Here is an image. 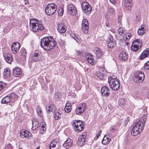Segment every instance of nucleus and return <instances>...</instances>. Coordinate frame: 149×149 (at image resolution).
I'll use <instances>...</instances> for the list:
<instances>
[{
    "label": "nucleus",
    "instance_id": "obj_1",
    "mask_svg": "<svg viewBox=\"0 0 149 149\" xmlns=\"http://www.w3.org/2000/svg\"><path fill=\"white\" fill-rule=\"evenodd\" d=\"M41 47L46 51H49L53 49L56 45V42L52 36H47L41 39Z\"/></svg>",
    "mask_w": 149,
    "mask_h": 149
},
{
    "label": "nucleus",
    "instance_id": "obj_2",
    "mask_svg": "<svg viewBox=\"0 0 149 149\" xmlns=\"http://www.w3.org/2000/svg\"><path fill=\"white\" fill-rule=\"evenodd\" d=\"M147 120L146 116H143L133 126V127L131 132L132 135L136 136L143 131Z\"/></svg>",
    "mask_w": 149,
    "mask_h": 149
},
{
    "label": "nucleus",
    "instance_id": "obj_3",
    "mask_svg": "<svg viewBox=\"0 0 149 149\" xmlns=\"http://www.w3.org/2000/svg\"><path fill=\"white\" fill-rule=\"evenodd\" d=\"M30 29L34 32H37L43 30L44 26L40 21L35 18H32L30 20Z\"/></svg>",
    "mask_w": 149,
    "mask_h": 149
},
{
    "label": "nucleus",
    "instance_id": "obj_4",
    "mask_svg": "<svg viewBox=\"0 0 149 149\" xmlns=\"http://www.w3.org/2000/svg\"><path fill=\"white\" fill-rule=\"evenodd\" d=\"M108 83L110 88L113 90H117L120 87V82L116 76H112L109 77Z\"/></svg>",
    "mask_w": 149,
    "mask_h": 149
},
{
    "label": "nucleus",
    "instance_id": "obj_5",
    "mask_svg": "<svg viewBox=\"0 0 149 149\" xmlns=\"http://www.w3.org/2000/svg\"><path fill=\"white\" fill-rule=\"evenodd\" d=\"M57 6L54 3H52L48 4L45 8V12L48 15H54L56 12Z\"/></svg>",
    "mask_w": 149,
    "mask_h": 149
},
{
    "label": "nucleus",
    "instance_id": "obj_6",
    "mask_svg": "<svg viewBox=\"0 0 149 149\" xmlns=\"http://www.w3.org/2000/svg\"><path fill=\"white\" fill-rule=\"evenodd\" d=\"M72 124L74 131L76 132L82 131L84 127L82 121L80 120H74L72 122Z\"/></svg>",
    "mask_w": 149,
    "mask_h": 149
},
{
    "label": "nucleus",
    "instance_id": "obj_7",
    "mask_svg": "<svg viewBox=\"0 0 149 149\" xmlns=\"http://www.w3.org/2000/svg\"><path fill=\"white\" fill-rule=\"evenodd\" d=\"M141 41L139 39L135 40L132 44L131 47V50L134 52L141 51Z\"/></svg>",
    "mask_w": 149,
    "mask_h": 149
},
{
    "label": "nucleus",
    "instance_id": "obj_8",
    "mask_svg": "<svg viewBox=\"0 0 149 149\" xmlns=\"http://www.w3.org/2000/svg\"><path fill=\"white\" fill-rule=\"evenodd\" d=\"M81 6L83 12L87 15H89L91 13L92 8L91 5L86 2H83Z\"/></svg>",
    "mask_w": 149,
    "mask_h": 149
},
{
    "label": "nucleus",
    "instance_id": "obj_9",
    "mask_svg": "<svg viewBox=\"0 0 149 149\" xmlns=\"http://www.w3.org/2000/svg\"><path fill=\"white\" fill-rule=\"evenodd\" d=\"M61 143L57 139L52 140L49 145L50 149H60Z\"/></svg>",
    "mask_w": 149,
    "mask_h": 149
},
{
    "label": "nucleus",
    "instance_id": "obj_10",
    "mask_svg": "<svg viewBox=\"0 0 149 149\" xmlns=\"http://www.w3.org/2000/svg\"><path fill=\"white\" fill-rule=\"evenodd\" d=\"M86 105L84 103L80 104L75 109V112L77 115H81L86 109Z\"/></svg>",
    "mask_w": 149,
    "mask_h": 149
},
{
    "label": "nucleus",
    "instance_id": "obj_11",
    "mask_svg": "<svg viewBox=\"0 0 149 149\" xmlns=\"http://www.w3.org/2000/svg\"><path fill=\"white\" fill-rule=\"evenodd\" d=\"M106 71L105 68L102 67L98 72H97L96 74L100 79L104 80L106 77Z\"/></svg>",
    "mask_w": 149,
    "mask_h": 149
},
{
    "label": "nucleus",
    "instance_id": "obj_12",
    "mask_svg": "<svg viewBox=\"0 0 149 149\" xmlns=\"http://www.w3.org/2000/svg\"><path fill=\"white\" fill-rule=\"evenodd\" d=\"M145 78V75L143 72H140L138 74H134V81L136 83L141 82L143 81Z\"/></svg>",
    "mask_w": 149,
    "mask_h": 149
},
{
    "label": "nucleus",
    "instance_id": "obj_13",
    "mask_svg": "<svg viewBox=\"0 0 149 149\" xmlns=\"http://www.w3.org/2000/svg\"><path fill=\"white\" fill-rule=\"evenodd\" d=\"M58 32L61 33H64L66 31L67 28L66 25L64 23L62 22L58 23L56 27Z\"/></svg>",
    "mask_w": 149,
    "mask_h": 149
},
{
    "label": "nucleus",
    "instance_id": "obj_14",
    "mask_svg": "<svg viewBox=\"0 0 149 149\" xmlns=\"http://www.w3.org/2000/svg\"><path fill=\"white\" fill-rule=\"evenodd\" d=\"M67 11L68 13L71 15L74 16L77 13L76 7L73 4H70L67 7Z\"/></svg>",
    "mask_w": 149,
    "mask_h": 149
},
{
    "label": "nucleus",
    "instance_id": "obj_15",
    "mask_svg": "<svg viewBox=\"0 0 149 149\" xmlns=\"http://www.w3.org/2000/svg\"><path fill=\"white\" fill-rule=\"evenodd\" d=\"M107 41L108 46L110 48L114 47L116 45L115 41L113 40V37L111 35H109Z\"/></svg>",
    "mask_w": 149,
    "mask_h": 149
},
{
    "label": "nucleus",
    "instance_id": "obj_16",
    "mask_svg": "<svg viewBox=\"0 0 149 149\" xmlns=\"http://www.w3.org/2000/svg\"><path fill=\"white\" fill-rule=\"evenodd\" d=\"M81 28L82 31L85 33H87L89 26L88 23L87 19H84L83 20L81 24Z\"/></svg>",
    "mask_w": 149,
    "mask_h": 149
},
{
    "label": "nucleus",
    "instance_id": "obj_17",
    "mask_svg": "<svg viewBox=\"0 0 149 149\" xmlns=\"http://www.w3.org/2000/svg\"><path fill=\"white\" fill-rule=\"evenodd\" d=\"M20 135L22 138L32 137V136L31 133L27 130H22L21 131Z\"/></svg>",
    "mask_w": 149,
    "mask_h": 149
},
{
    "label": "nucleus",
    "instance_id": "obj_18",
    "mask_svg": "<svg viewBox=\"0 0 149 149\" xmlns=\"http://www.w3.org/2000/svg\"><path fill=\"white\" fill-rule=\"evenodd\" d=\"M109 88L105 86H102L101 88V93L102 95L104 96L107 97L109 96L110 92Z\"/></svg>",
    "mask_w": 149,
    "mask_h": 149
},
{
    "label": "nucleus",
    "instance_id": "obj_19",
    "mask_svg": "<svg viewBox=\"0 0 149 149\" xmlns=\"http://www.w3.org/2000/svg\"><path fill=\"white\" fill-rule=\"evenodd\" d=\"M41 57L38 51H35L32 53L31 59L33 61L37 62L40 60Z\"/></svg>",
    "mask_w": 149,
    "mask_h": 149
},
{
    "label": "nucleus",
    "instance_id": "obj_20",
    "mask_svg": "<svg viewBox=\"0 0 149 149\" xmlns=\"http://www.w3.org/2000/svg\"><path fill=\"white\" fill-rule=\"evenodd\" d=\"M94 56L91 54L87 53L86 54L85 57L86 60L90 64L94 65L95 63V61L93 58Z\"/></svg>",
    "mask_w": 149,
    "mask_h": 149
},
{
    "label": "nucleus",
    "instance_id": "obj_21",
    "mask_svg": "<svg viewBox=\"0 0 149 149\" xmlns=\"http://www.w3.org/2000/svg\"><path fill=\"white\" fill-rule=\"evenodd\" d=\"M86 136L85 135H82L79 138L77 143L79 146H82L85 143Z\"/></svg>",
    "mask_w": 149,
    "mask_h": 149
},
{
    "label": "nucleus",
    "instance_id": "obj_22",
    "mask_svg": "<svg viewBox=\"0 0 149 149\" xmlns=\"http://www.w3.org/2000/svg\"><path fill=\"white\" fill-rule=\"evenodd\" d=\"M20 54L21 56V60L24 62L25 61L27 55V52L26 49L23 48H22L20 50Z\"/></svg>",
    "mask_w": 149,
    "mask_h": 149
},
{
    "label": "nucleus",
    "instance_id": "obj_23",
    "mask_svg": "<svg viewBox=\"0 0 149 149\" xmlns=\"http://www.w3.org/2000/svg\"><path fill=\"white\" fill-rule=\"evenodd\" d=\"M73 145L72 140L69 138H68L67 140L63 144V146L67 149L71 147Z\"/></svg>",
    "mask_w": 149,
    "mask_h": 149
},
{
    "label": "nucleus",
    "instance_id": "obj_24",
    "mask_svg": "<svg viewBox=\"0 0 149 149\" xmlns=\"http://www.w3.org/2000/svg\"><path fill=\"white\" fill-rule=\"evenodd\" d=\"M133 1L132 0H125L124 5L127 10H130L132 6Z\"/></svg>",
    "mask_w": 149,
    "mask_h": 149
},
{
    "label": "nucleus",
    "instance_id": "obj_25",
    "mask_svg": "<svg viewBox=\"0 0 149 149\" xmlns=\"http://www.w3.org/2000/svg\"><path fill=\"white\" fill-rule=\"evenodd\" d=\"M4 59L6 62L9 63H11L13 60V58L10 54L9 53H6L3 54Z\"/></svg>",
    "mask_w": 149,
    "mask_h": 149
},
{
    "label": "nucleus",
    "instance_id": "obj_26",
    "mask_svg": "<svg viewBox=\"0 0 149 149\" xmlns=\"http://www.w3.org/2000/svg\"><path fill=\"white\" fill-rule=\"evenodd\" d=\"M128 55L126 53L122 52L119 55V58L121 62H124L127 59Z\"/></svg>",
    "mask_w": 149,
    "mask_h": 149
},
{
    "label": "nucleus",
    "instance_id": "obj_27",
    "mask_svg": "<svg viewBox=\"0 0 149 149\" xmlns=\"http://www.w3.org/2000/svg\"><path fill=\"white\" fill-rule=\"evenodd\" d=\"M13 73L15 77H19L21 74L22 72L19 68H15L13 69Z\"/></svg>",
    "mask_w": 149,
    "mask_h": 149
},
{
    "label": "nucleus",
    "instance_id": "obj_28",
    "mask_svg": "<svg viewBox=\"0 0 149 149\" xmlns=\"http://www.w3.org/2000/svg\"><path fill=\"white\" fill-rule=\"evenodd\" d=\"M149 54V49H145L141 54L139 58L140 59L143 60L148 57Z\"/></svg>",
    "mask_w": 149,
    "mask_h": 149
},
{
    "label": "nucleus",
    "instance_id": "obj_29",
    "mask_svg": "<svg viewBox=\"0 0 149 149\" xmlns=\"http://www.w3.org/2000/svg\"><path fill=\"white\" fill-rule=\"evenodd\" d=\"M93 51L97 57H100L102 54V50L99 48L95 47L94 48Z\"/></svg>",
    "mask_w": 149,
    "mask_h": 149
},
{
    "label": "nucleus",
    "instance_id": "obj_30",
    "mask_svg": "<svg viewBox=\"0 0 149 149\" xmlns=\"http://www.w3.org/2000/svg\"><path fill=\"white\" fill-rule=\"evenodd\" d=\"M47 112L48 113H49L51 112L54 113L55 111H57V109L56 108L55 106L53 104H51L46 108Z\"/></svg>",
    "mask_w": 149,
    "mask_h": 149
},
{
    "label": "nucleus",
    "instance_id": "obj_31",
    "mask_svg": "<svg viewBox=\"0 0 149 149\" xmlns=\"http://www.w3.org/2000/svg\"><path fill=\"white\" fill-rule=\"evenodd\" d=\"M10 102H12L9 95H7L3 98L1 100L2 104H7Z\"/></svg>",
    "mask_w": 149,
    "mask_h": 149
},
{
    "label": "nucleus",
    "instance_id": "obj_32",
    "mask_svg": "<svg viewBox=\"0 0 149 149\" xmlns=\"http://www.w3.org/2000/svg\"><path fill=\"white\" fill-rule=\"evenodd\" d=\"M10 73L11 71L9 68L5 69L3 73L4 77L6 78L9 77L10 75Z\"/></svg>",
    "mask_w": 149,
    "mask_h": 149
},
{
    "label": "nucleus",
    "instance_id": "obj_33",
    "mask_svg": "<svg viewBox=\"0 0 149 149\" xmlns=\"http://www.w3.org/2000/svg\"><path fill=\"white\" fill-rule=\"evenodd\" d=\"M53 113L54 117L55 120H58L61 118V114L60 112H58L57 109Z\"/></svg>",
    "mask_w": 149,
    "mask_h": 149
},
{
    "label": "nucleus",
    "instance_id": "obj_34",
    "mask_svg": "<svg viewBox=\"0 0 149 149\" xmlns=\"http://www.w3.org/2000/svg\"><path fill=\"white\" fill-rule=\"evenodd\" d=\"M37 113L39 116L40 117H42L43 113L42 110L41 108L39 106H37V108L36 109Z\"/></svg>",
    "mask_w": 149,
    "mask_h": 149
},
{
    "label": "nucleus",
    "instance_id": "obj_35",
    "mask_svg": "<svg viewBox=\"0 0 149 149\" xmlns=\"http://www.w3.org/2000/svg\"><path fill=\"white\" fill-rule=\"evenodd\" d=\"M58 15L59 16H62L64 12V9L63 7L60 8L57 10Z\"/></svg>",
    "mask_w": 149,
    "mask_h": 149
},
{
    "label": "nucleus",
    "instance_id": "obj_36",
    "mask_svg": "<svg viewBox=\"0 0 149 149\" xmlns=\"http://www.w3.org/2000/svg\"><path fill=\"white\" fill-rule=\"evenodd\" d=\"M7 84L2 81H0V91L5 89Z\"/></svg>",
    "mask_w": 149,
    "mask_h": 149
},
{
    "label": "nucleus",
    "instance_id": "obj_37",
    "mask_svg": "<svg viewBox=\"0 0 149 149\" xmlns=\"http://www.w3.org/2000/svg\"><path fill=\"white\" fill-rule=\"evenodd\" d=\"M9 95L10 96L12 102H13L14 101L13 99H16L17 98V95L14 93H10V94H9Z\"/></svg>",
    "mask_w": 149,
    "mask_h": 149
},
{
    "label": "nucleus",
    "instance_id": "obj_38",
    "mask_svg": "<svg viewBox=\"0 0 149 149\" xmlns=\"http://www.w3.org/2000/svg\"><path fill=\"white\" fill-rule=\"evenodd\" d=\"M68 102H67L65 105L64 108V110L66 112L69 113L71 111V107L70 105H67Z\"/></svg>",
    "mask_w": 149,
    "mask_h": 149
},
{
    "label": "nucleus",
    "instance_id": "obj_39",
    "mask_svg": "<svg viewBox=\"0 0 149 149\" xmlns=\"http://www.w3.org/2000/svg\"><path fill=\"white\" fill-rule=\"evenodd\" d=\"M12 47L17 48V49H19L20 47V43L19 42H16L13 43L12 45Z\"/></svg>",
    "mask_w": 149,
    "mask_h": 149
},
{
    "label": "nucleus",
    "instance_id": "obj_40",
    "mask_svg": "<svg viewBox=\"0 0 149 149\" xmlns=\"http://www.w3.org/2000/svg\"><path fill=\"white\" fill-rule=\"evenodd\" d=\"M41 126L40 127V130L43 131H45L46 130V124L45 123H41Z\"/></svg>",
    "mask_w": 149,
    "mask_h": 149
},
{
    "label": "nucleus",
    "instance_id": "obj_41",
    "mask_svg": "<svg viewBox=\"0 0 149 149\" xmlns=\"http://www.w3.org/2000/svg\"><path fill=\"white\" fill-rule=\"evenodd\" d=\"M111 139H108L107 140H106L105 137H104L102 141V143L104 145L108 144L111 141Z\"/></svg>",
    "mask_w": 149,
    "mask_h": 149
},
{
    "label": "nucleus",
    "instance_id": "obj_42",
    "mask_svg": "<svg viewBox=\"0 0 149 149\" xmlns=\"http://www.w3.org/2000/svg\"><path fill=\"white\" fill-rule=\"evenodd\" d=\"M71 36L74 39L76 40V42L77 43H80V40L78 39L77 37L76 36L75 34H72V36Z\"/></svg>",
    "mask_w": 149,
    "mask_h": 149
},
{
    "label": "nucleus",
    "instance_id": "obj_43",
    "mask_svg": "<svg viewBox=\"0 0 149 149\" xmlns=\"http://www.w3.org/2000/svg\"><path fill=\"white\" fill-rule=\"evenodd\" d=\"M122 18V16L121 15H119L118 16L117 18L118 23V25L120 26V25H121V20Z\"/></svg>",
    "mask_w": 149,
    "mask_h": 149
},
{
    "label": "nucleus",
    "instance_id": "obj_44",
    "mask_svg": "<svg viewBox=\"0 0 149 149\" xmlns=\"http://www.w3.org/2000/svg\"><path fill=\"white\" fill-rule=\"evenodd\" d=\"M11 48L12 52L14 54H16L18 52L19 49H17V48H15V47H13L12 46H11Z\"/></svg>",
    "mask_w": 149,
    "mask_h": 149
},
{
    "label": "nucleus",
    "instance_id": "obj_45",
    "mask_svg": "<svg viewBox=\"0 0 149 149\" xmlns=\"http://www.w3.org/2000/svg\"><path fill=\"white\" fill-rule=\"evenodd\" d=\"M124 30L121 27H120L118 29V33L120 35H122L124 33Z\"/></svg>",
    "mask_w": 149,
    "mask_h": 149
},
{
    "label": "nucleus",
    "instance_id": "obj_46",
    "mask_svg": "<svg viewBox=\"0 0 149 149\" xmlns=\"http://www.w3.org/2000/svg\"><path fill=\"white\" fill-rule=\"evenodd\" d=\"M4 149H13L12 145L9 143L5 146Z\"/></svg>",
    "mask_w": 149,
    "mask_h": 149
},
{
    "label": "nucleus",
    "instance_id": "obj_47",
    "mask_svg": "<svg viewBox=\"0 0 149 149\" xmlns=\"http://www.w3.org/2000/svg\"><path fill=\"white\" fill-rule=\"evenodd\" d=\"M137 33L138 34L140 35H142L144 34L145 33V32L141 30L140 28L139 29Z\"/></svg>",
    "mask_w": 149,
    "mask_h": 149
},
{
    "label": "nucleus",
    "instance_id": "obj_48",
    "mask_svg": "<svg viewBox=\"0 0 149 149\" xmlns=\"http://www.w3.org/2000/svg\"><path fill=\"white\" fill-rule=\"evenodd\" d=\"M144 68L145 70H148L149 69V61H147L145 63Z\"/></svg>",
    "mask_w": 149,
    "mask_h": 149
},
{
    "label": "nucleus",
    "instance_id": "obj_49",
    "mask_svg": "<svg viewBox=\"0 0 149 149\" xmlns=\"http://www.w3.org/2000/svg\"><path fill=\"white\" fill-rule=\"evenodd\" d=\"M109 11L111 14H114L115 13V10L112 7H110L109 9Z\"/></svg>",
    "mask_w": 149,
    "mask_h": 149
},
{
    "label": "nucleus",
    "instance_id": "obj_50",
    "mask_svg": "<svg viewBox=\"0 0 149 149\" xmlns=\"http://www.w3.org/2000/svg\"><path fill=\"white\" fill-rule=\"evenodd\" d=\"M139 28L143 31H145L146 29V26L144 25H141L140 26Z\"/></svg>",
    "mask_w": 149,
    "mask_h": 149
},
{
    "label": "nucleus",
    "instance_id": "obj_51",
    "mask_svg": "<svg viewBox=\"0 0 149 149\" xmlns=\"http://www.w3.org/2000/svg\"><path fill=\"white\" fill-rule=\"evenodd\" d=\"M135 94L136 96H138L140 95V91L139 90H137L135 92Z\"/></svg>",
    "mask_w": 149,
    "mask_h": 149
},
{
    "label": "nucleus",
    "instance_id": "obj_52",
    "mask_svg": "<svg viewBox=\"0 0 149 149\" xmlns=\"http://www.w3.org/2000/svg\"><path fill=\"white\" fill-rule=\"evenodd\" d=\"M101 132H102V131L100 130L99 132H98V133L97 134L96 136L97 139L99 138V136H100V135Z\"/></svg>",
    "mask_w": 149,
    "mask_h": 149
},
{
    "label": "nucleus",
    "instance_id": "obj_53",
    "mask_svg": "<svg viewBox=\"0 0 149 149\" xmlns=\"http://www.w3.org/2000/svg\"><path fill=\"white\" fill-rule=\"evenodd\" d=\"M106 26L108 27H110V24H109V22L108 21H107L105 23Z\"/></svg>",
    "mask_w": 149,
    "mask_h": 149
},
{
    "label": "nucleus",
    "instance_id": "obj_54",
    "mask_svg": "<svg viewBox=\"0 0 149 149\" xmlns=\"http://www.w3.org/2000/svg\"><path fill=\"white\" fill-rule=\"evenodd\" d=\"M110 2L113 4L116 3V0H109Z\"/></svg>",
    "mask_w": 149,
    "mask_h": 149
},
{
    "label": "nucleus",
    "instance_id": "obj_55",
    "mask_svg": "<svg viewBox=\"0 0 149 149\" xmlns=\"http://www.w3.org/2000/svg\"><path fill=\"white\" fill-rule=\"evenodd\" d=\"M125 36H127V37H128V39H130L131 37V34L130 33H127L125 35Z\"/></svg>",
    "mask_w": 149,
    "mask_h": 149
},
{
    "label": "nucleus",
    "instance_id": "obj_56",
    "mask_svg": "<svg viewBox=\"0 0 149 149\" xmlns=\"http://www.w3.org/2000/svg\"><path fill=\"white\" fill-rule=\"evenodd\" d=\"M129 118L128 117H127L126 118V120H125V125H126L127 124V122L129 121Z\"/></svg>",
    "mask_w": 149,
    "mask_h": 149
},
{
    "label": "nucleus",
    "instance_id": "obj_57",
    "mask_svg": "<svg viewBox=\"0 0 149 149\" xmlns=\"http://www.w3.org/2000/svg\"><path fill=\"white\" fill-rule=\"evenodd\" d=\"M146 87L145 86H143L141 89V91H144L146 90Z\"/></svg>",
    "mask_w": 149,
    "mask_h": 149
},
{
    "label": "nucleus",
    "instance_id": "obj_58",
    "mask_svg": "<svg viewBox=\"0 0 149 149\" xmlns=\"http://www.w3.org/2000/svg\"><path fill=\"white\" fill-rule=\"evenodd\" d=\"M76 54L79 56H81L82 54V53L81 52L79 51L77 52Z\"/></svg>",
    "mask_w": 149,
    "mask_h": 149
},
{
    "label": "nucleus",
    "instance_id": "obj_59",
    "mask_svg": "<svg viewBox=\"0 0 149 149\" xmlns=\"http://www.w3.org/2000/svg\"><path fill=\"white\" fill-rule=\"evenodd\" d=\"M125 36L124 37V40L125 39L126 40H128L130 39H128V38L127 37V36Z\"/></svg>",
    "mask_w": 149,
    "mask_h": 149
},
{
    "label": "nucleus",
    "instance_id": "obj_60",
    "mask_svg": "<svg viewBox=\"0 0 149 149\" xmlns=\"http://www.w3.org/2000/svg\"><path fill=\"white\" fill-rule=\"evenodd\" d=\"M24 3L25 4H29L28 0H25Z\"/></svg>",
    "mask_w": 149,
    "mask_h": 149
},
{
    "label": "nucleus",
    "instance_id": "obj_61",
    "mask_svg": "<svg viewBox=\"0 0 149 149\" xmlns=\"http://www.w3.org/2000/svg\"><path fill=\"white\" fill-rule=\"evenodd\" d=\"M104 137H105V139L107 140L108 139H110V138H109L108 137H107L106 135H105L104 136Z\"/></svg>",
    "mask_w": 149,
    "mask_h": 149
},
{
    "label": "nucleus",
    "instance_id": "obj_62",
    "mask_svg": "<svg viewBox=\"0 0 149 149\" xmlns=\"http://www.w3.org/2000/svg\"><path fill=\"white\" fill-rule=\"evenodd\" d=\"M111 104H109L108 105V107L110 109H112V108H111Z\"/></svg>",
    "mask_w": 149,
    "mask_h": 149
},
{
    "label": "nucleus",
    "instance_id": "obj_63",
    "mask_svg": "<svg viewBox=\"0 0 149 149\" xmlns=\"http://www.w3.org/2000/svg\"><path fill=\"white\" fill-rule=\"evenodd\" d=\"M111 130L112 131V132H113V131H115V129H114V128H111Z\"/></svg>",
    "mask_w": 149,
    "mask_h": 149
},
{
    "label": "nucleus",
    "instance_id": "obj_64",
    "mask_svg": "<svg viewBox=\"0 0 149 149\" xmlns=\"http://www.w3.org/2000/svg\"><path fill=\"white\" fill-rule=\"evenodd\" d=\"M36 149H40V147H38Z\"/></svg>",
    "mask_w": 149,
    "mask_h": 149
}]
</instances>
